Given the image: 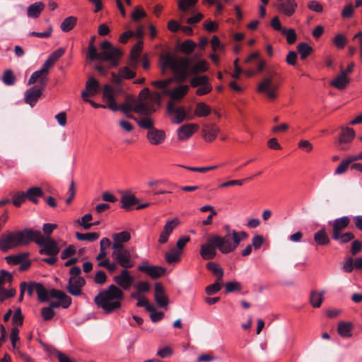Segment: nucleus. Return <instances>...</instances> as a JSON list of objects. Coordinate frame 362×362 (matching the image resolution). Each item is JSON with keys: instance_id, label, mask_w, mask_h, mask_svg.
Wrapping results in <instances>:
<instances>
[{"instance_id": "f257e3e1", "label": "nucleus", "mask_w": 362, "mask_h": 362, "mask_svg": "<svg viewBox=\"0 0 362 362\" xmlns=\"http://www.w3.org/2000/svg\"><path fill=\"white\" fill-rule=\"evenodd\" d=\"M31 242H35L41 247V255L57 256L60 251L57 243L49 235L45 237L40 230L32 228L3 233L0 237V250L6 252L13 248L28 245Z\"/></svg>"}, {"instance_id": "f03ea898", "label": "nucleus", "mask_w": 362, "mask_h": 362, "mask_svg": "<svg viewBox=\"0 0 362 362\" xmlns=\"http://www.w3.org/2000/svg\"><path fill=\"white\" fill-rule=\"evenodd\" d=\"M226 234L224 236L220 235H211L205 243L200 247V255L203 259H213L217 255V250L222 254H229L236 250L240 242L248 236L245 231H236L230 230V226H224Z\"/></svg>"}, {"instance_id": "7ed1b4c3", "label": "nucleus", "mask_w": 362, "mask_h": 362, "mask_svg": "<svg viewBox=\"0 0 362 362\" xmlns=\"http://www.w3.org/2000/svg\"><path fill=\"white\" fill-rule=\"evenodd\" d=\"M124 299L123 291L114 284L104 290L95 297V302L105 314L118 310Z\"/></svg>"}, {"instance_id": "20e7f679", "label": "nucleus", "mask_w": 362, "mask_h": 362, "mask_svg": "<svg viewBox=\"0 0 362 362\" xmlns=\"http://www.w3.org/2000/svg\"><path fill=\"white\" fill-rule=\"evenodd\" d=\"M160 61L163 74H165L167 69H170L174 73L177 81H184L187 78L190 64L187 58L166 54L161 57Z\"/></svg>"}, {"instance_id": "39448f33", "label": "nucleus", "mask_w": 362, "mask_h": 362, "mask_svg": "<svg viewBox=\"0 0 362 362\" xmlns=\"http://www.w3.org/2000/svg\"><path fill=\"white\" fill-rule=\"evenodd\" d=\"M173 81V78L152 81L151 85L160 90V92L153 93L154 98L160 101L163 96L169 95L170 101H173L175 103V101L181 100L188 92L189 86L180 85L173 90H170L168 88Z\"/></svg>"}, {"instance_id": "423d86ee", "label": "nucleus", "mask_w": 362, "mask_h": 362, "mask_svg": "<svg viewBox=\"0 0 362 362\" xmlns=\"http://www.w3.org/2000/svg\"><path fill=\"white\" fill-rule=\"evenodd\" d=\"M116 91L109 85L105 86L103 90V98L105 101V105H98L92 101V107L109 108L113 112L120 110L127 115L131 110H134V98L127 100L124 104L117 105L115 102Z\"/></svg>"}, {"instance_id": "0eeeda50", "label": "nucleus", "mask_w": 362, "mask_h": 362, "mask_svg": "<svg viewBox=\"0 0 362 362\" xmlns=\"http://www.w3.org/2000/svg\"><path fill=\"white\" fill-rule=\"evenodd\" d=\"M279 85L273 82L272 77H265L259 83L257 91L264 94L268 99L275 100L278 96Z\"/></svg>"}, {"instance_id": "6e6552de", "label": "nucleus", "mask_w": 362, "mask_h": 362, "mask_svg": "<svg viewBox=\"0 0 362 362\" xmlns=\"http://www.w3.org/2000/svg\"><path fill=\"white\" fill-rule=\"evenodd\" d=\"M112 257L124 269L132 268L134 265L132 255L126 248L113 250Z\"/></svg>"}, {"instance_id": "1a4fd4ad", "label": "nucleus", "mask_w": 362, "mask_h": 362, "mask_svg": "<svg viewBox=\"0 0 362 362\" xmlns=\"http://www.w3.org/2000/svg\"><path fill=\"white\" fill-rule=\"evenodd\" d=\"M137 269L139 272L145 273L153 279L160 278L163 276L166 272L165 268L160 266L148 265L146 261L139 265Z\"/></svg>"}, {"instance_id": "9d476101", "label": "nucleus", "mask_w": 362, "mask_h": 362, "mask_svg": "<svg viewBox=\"0 0 362 362\" xmlns=\"http://www.w3.org/2000/svg\"><path fill=\"white\" fill-rule=\"evenodd\" d=\"M167 109L168 112L173 115L172 121L175 124L182 122L187 117L185 107L182 106L176 107L173 101H168Z\"/></svg>"}, {"instance_id": "9b49d317", "label": "nucleus", "mask_w": 362, "mask_h": 362, "mask_svg": "<svg viewBox=\"0 0 362 362\" xmlns=\"http://www.w3.org/2000/svg\"><path fill=\"white\" fill-rule=\"evenodd\" d=\"M298 4L295 0H277L276 7L287 17L292 16L297 8Z\"/></svg>"}, {"instance_id": "f8f14e48", "label": "nucleus", "mask_w": 362, "mask_h": 362, "mask_svg": "<svg viewBox=\"0 0 362 362\" xmlns=\"http://www.w3.org/2000/svg\"><path fill=\"white\" fill-rule=\"evenodd\" d=\"M134 281L128 269H123L119 275L114 277V281L124 290H128Z\"/></svg>"}, {"instance_id": "ddd939ff", "label": "nucleus", "mask_w": 362, "mask_h": 362, "mask_svg": "<svg viewBox=\"0 0 362 362\" xmlns=\"http://www.w3.org/2000/svg\"><path fill=\"white\" fill-rule=\"evenodd\" d=\"M134 111L142 115H148L156 111L150 100L134 99Z\"/></svg>"}, {"instance_id": "4468645a", "label": "nucleus", "mask_w": 362, "mask_h": 362, "mask_svg": "<svg viewBox=\"0 0 362 362\" xmlns=\"http://www.w3.org/2000/svg\"><path fill=\"white\" fill-rule=\"evenodd\" d=\"M45 88L33 86L28 89L25 93V102L34 107L39 98L41 97Z\"/></svg>"}, {"instance_id": "2eb2a0df", "label": "nucleus", "mask_w": 362, "mask_h": 362, "mask_svg": "<svg viewBox=\"0 0 362 362\" xmlns=\"http://www.w3.org/2000/svg\"><path fill=\"white\" fill-rule=\"evenodd\" d=\"M180 224L178 218H175L173 220L166 222L163 227V230L161 231L158 242L160 244L165 243L169 238V236L173 233V230Z\"/></svg>"}, {"instance_id": "dca6fc26", "label": "nucleus", "mask_w": 362, "mask_h": 362, "mask_svg": "<svg viewBox=\"0 0 362 362\" xmlns=\"http://www.w3.org/2000/svg\"><path fill=\"white\" fill-rule=\"evenodd\" d=\"M122 54L118 48L112 47L107 51L101 52L100 57L103 60L110 62L112 66H117Z\"/></svg>"}, {"instance_id": "f3484780", "label": "nucleus", "mask_w": 362, "mask_h": 362, "mask_svg": "<svg viewBox=\"0 0 362 362\" xmlns=\"http://www.w3.org/2000/svg\"><path fill=\"white\" fill-rule=\"evenodd\" d=\"M219 132V128L214 123L202 125V136L206 141L211 142L216 138Z\"/></svg>"}, {"instance_id": "a211bd4d", "label": "nucleus", "mask_w": 362, "mask_h": 362, "mask_svg": "<svg viewBox=\"0 0 362 362\" xmlns=\"http://www.w3.org/2000/svg\"><path fill=\"white\" fill-rule=\"evenodd\" d=\"M47 75V74H46L45 70L40 69V70H37V71L33 72L28 80V85L34 84L37 81H39V83L37 85H35V86H38V87L45 88V87L47 84V81H48Z\"/></svg>"}, {"instance_id": "6ab92c4d", "label": "nucleus", "mask_w": 362, "mask_h": 362, "mask_svg": "<svg viewBox=\"0 0 362 362\" xmlns=\"http://www.w3.org/2000/svg\"><path fill=\"white\" fill-rule=\"evenodd\" d=\"M113 243L112 249L125 248L124 243H127L131 239L130 233L128 231H122L117 233H114L112 235Z\"/></svg>"}, {"instance_id": "aec40b11", "label": "nucleus", "mask_w": 362, "mask_h": 362, "mask_svg": "<svg viewBox=\"0 0 362 362\" xmlns=\"http://www.w3.org/2000/svg\"><path fill=\"white\" fill-rule=\"evenodd\" d=\"M146 137L151 144L159 145L165 141V133L163 130L153 128L148 131Z\"/></svg>"}, {"instance_id": "412c9836", "label": "nucleus", "mask_w": 362, "mask_h": 362, "mask_svg": "<svg viewBox=\"0 0 362 362\" xmlns=\"http://www.w3.org/2000/svg\"><path fill=\"white\" fill-rule=\"evenodd\" d=\"M154 298L159 307H167L169 300L166 296L163 286L160 283L155 284V295Z\"/></svg>"}, {"instance_id": "4be33fe9", "label": "nucleus", "mask_w": 362, "mask_h": 362, "mask_svg": "<svg viewBox=\"0 0 362 362\" xmlns=\"http://www.w3.org/2000/svg\"><path fill=\"white\" fill-rule=\"evenodd\" d=\"M350 222L349 217L346 216L336 218L333 221H329V223L332 226V235L341 233L343 230L349 226Z\"/></svg>"}, {"instance_id": "5701e85b", "label": "nucleus", "mask_w": 362, "mask_h": 362, "mask_svg": "<svg viewBox=\"0 0 362 362\" xmlns=\"http://www.w3.org/2000/svg\"><path fill=\"white\" fill-rule=\"evenodd\" d=\"M136 76V72L128 66L119 69V74L112 73V80L116 84H119L122 79H132Z\"/></svg>"}, {"instance_id": "b1692460", "label": "nucleus", "mask_w": 362, "mask_h": 362, "mask_svg": "<svg viewBox=\"0 0 362 362\" xmlns=\"http://www.w3.org/2000/svg\"><path fill=\"white\" fill-rule=\"evenodd\" d=\"M341 132L339 135V141L341 144V149L344 150L346 148L344 146L345 144H349L356 136V133L352 128L348 127H341Z\"/></svg>"}, {"instance_id": "393cba45", "label": "nucleus", "mask_w": 362, "mask_h": 362, "mask_svg": "<svg viewBox=\"0 0 362 362\" xmlns=\"http://www.w3.org/2000/svg\"><path fill=\"white\" fill-rule=\"evenodd\" d=\"M85 281L82 278H70L66 289L73 296H79L81 293V287L84 285Z\"/></svg>"}, {"instance_id": "a878e982", "label": "nucleus", "mask_w": 362, "mask_h": 362, "mask_svg": "<svg viewBox=\"0 0 362 362\" xmlns=\"http://www.w3.org/2000/svg\"><path fill=\"white\" fill-rule=\"evenodd\" d=\"M198 126L195 124H187L181 126L177 129L178 139L180 140H187L192 136L197 129Z\"/></svg>"}, {"instance_id": "bb28decb", "label": "nucleus", "mask_w": 362, "mask_h": 362, "mask_svg": "<svg viewBox=\"0 0 362 362\" xmlns=\"http://www.w3.org/2000/svg\"><path fill=\"white\" fill-rule=\"evenodd\" d=\"M120 202L122 204V208L128 211L131 206L138 204L139 200L134 194L129 192H127L122 194Z\"/></svg>"}, {"instance_id": "cd10ccee", "label": "nucleus", "mask_w": 362, "mask_h": 362, "mask_svg": "<svg viewBox=\"0 0 362 362\" xmlns=\"http://www.w3.org/2000/svg\"><path fill=\"white\" fill-rule=\"evenodd\" d=\"M350 83L349 78L344 74L341 72L334 80L330 82V86L339 89H344L347 85Z\"/></svg>"}, {"instance_id": "c85d7f7f", "label": "nucleus", "mask_w": 362, "mask_h": 362, "mask_svg": "<svg viewBox=\"0 0 362 362\" xmlns=\"http://www.w3.org/2000/svg\"><path fill=\"white\" fill-rule=\"evenodd\" d=\"M45 8V4L42 1L35 2L28 6L27 15L30 18H37Z\"/></svg>"}, {"instance_id": "c756f323", "label": "nucleus", "mask_w": 362, "mask_h": 362, "mask_svg": "<svg viewBox=\"0 0 362 362\" xmlns=\"http://www.w3.org/2000/svg\"><path fill=\"white\" fill-rule=\"evenodd\" d=\"M26 198L34 204H37V197H42L44 194L42 189L39 187H30L26 192H25Z\"/></svg>"}, {"instance_id": "7c9ffc66", "label": "nucleus", "mask_w": 362, "mask_h": 362, "mask_svg": "<svg viewBox=\"0 0 362 362\" xmlns=\"http://www.w3.org/2000/svg\"><path fill=\"white\" fill-rule=\"evenodd\" d=\"M314 240L318 245H327L329 244L330 239L325 228H321L314 234Z\"/></svg>"}, {"instance_id": "2f4dec72", "label": "nucleus", "mask_w": 362, "mask_h": 362, "mask_svg": "<svg viewBox=\"0 0 362 362\" xmlns=\"http://www.w3.org/2000/svg\"><path fill=\"white\" fill-rule=\"evenodd\" d=\"M33 286L38 299L41 302H47L49 300V291L40 283L35 282Z\"/></svg>"}, {"instance_id": "473e14b6", "label": "nucleus", "mask_w": 362, "mask_h": 362, "mask_svg": "<svg viewBox=\"0 0 362 362\" xmlns=\"http://www.w3.org/2000/svg\"><path fill=\"white\" fill-rule=\"evenodd\" d=\"M332 238L334 240L338 242L339 244L344 245L353 240L355 236L351 232H341L334 235H332Z\"/></svg>"}, {"instance_id": "72a5a7b5", "label": "nucleus", "mask_w": 362, "mask_h": 362, "mask_svg": "<svg viewBox=\"0 0 362 362\" xmlns=\"http://www.w3.org/2000/svg\"><path fill=\"white\" fill-rule=\"evenodd\" d=\"M206 268L213 273L218 281H222L223 271L219 264L214 262H209L206 264Z\"/></svg>"}, {"instance_id": "f704fd0d", "label": "nucleus", "mask_w": 362, "mask_h": 362, "mask_svg": "<svg viewBox=\"0 0 362 362\" xmlns=\"http://www.w3.org/2000/svg\"><path fill=\"white\" fill-rule=\"evenodd\" d=\"M358 159L356 156L349 157L346 159H344L340 164L335 169V175H341L346 172L349 165Z\"/></svg>"}, {"instance_id": "c9c22d12", "label": "nucleus", "mask_w": 362, "mask_h": 362, "mask_svg": "<svg viewBox=\"0 0 362 362\" xmlns=\"http://www.w3.org/2000/svg\"><path fill=\"white\" fill-rule=\"evenodd\" d=\"M252 61H256L258 72H262L264 70L265 62L259 57V54L258 52H256L252 53L247 59H245V62L247 64Z\"/></svg>"}, {"instance_id": "e433bc0d", "label": "nucleus", "mask_w": 362, "mask_h": 362, "mask_svg": "<svg viewBox=\"0 0 362 362\" xmlns=\"http://www.w3.org/2000/svg\"><path fill=\"white\" fill-rule=\"evenodd\" d=\"M211 112V107L203 102L196 105L194 114L199 117H206Z\"/></svg>"}, {"instance_id": "4c0bfd02", "label": "nucleus", "mask_w": 362, "mask_h": 362, "mask_svg": "<svg viewBox=\"0 0 362 362\" xmlns=\"http://www.w3.org/2000/svg\"><path fill=\"white\" fill-rule=\"evenodd\" d=\"M129 117L135 119V121L137 122L138 125L143 128L146 129L148 131L149 129H153V120L148 117V115H144V117H141L140 119H136L133 116L127 115Z\"/></svg>"}, {"instance_id": "58836bf2", "label": "nucleus", "mask_w": 362, "mask_h": 362, "mask_svg": "<svg viewBox=\"0 0 362 362\" xmlns=\"http://www.w3.org/2000/svg\"><path fill=\"white\" fill-rule=\"evenodd\" d=\"M324 291H313L310 295V303L314 308H320L323 301Z\"/></svg>"}, {"instance_id": "ea45409f", "label": "nucleus", "mask_w": 362, "mask_h": 362, "mask_svg": "<svg viewBox=\"0 0 362 362\" xmlns=\"http://www.w3.org/2000/svg\"><path fill=\"white\" fill-rule=\"evenodd\" d=\"M338 333L342 337H349L351 334V324L346 322H341L337 327Z\"/></svg>"}, {"instance_id": "a19ab883", "label": "nucleus", "mask_w": 362, "mask_h": 362, "mask_svg": "<svg viewBox=\"0 0 362 362\" xmlns=\"http://www.w3.org/2000/svg\"><path fill=\"white\" fill-rule=\"evenodd\" d=\"M181 251H178L175 248H172L165 254V259L168 264L176 263L180 260Z\"/></svg>"}, {"instance_id": "79ce46f5", "label": "nucleus", "mask_w": 362, "mask_h": 362, "mask_svg": "<svg viewBox=\"0 0 362 362\" xmlns=\"http://www.w3.org/2000/svg\"><path fill=\"white\" fill-rule=\"evenodd\" d=\"M142 49V42L136 43L131 50L130 64L135 66Z\"/></svg>"}, {"instance_id": "37998d69", "label": "nucleus", "mask_w": 362, "mask_h": 362, "mask_svg": "<svg viewBox=\"0 0 362 362\" xmlns=\"http://www.w3.org/2000/svg\"><path fill=\"white\" fill-rule=\"evenodd\" d=\"M76 23V18L69 16L66 18L61 23L60 28L64 32H69L72 30Z\"/></svg>"}, {"instance_id": "c03bdc74", "label": "nucleus", "mask_w": 362, "mask_h": 362, "mask_svg": "<svg viewBox=\"0 0 362 362\" xmlns=\"http://www.w3.org/2000/svg\"><path fill=\"white\" fill-rule=\"evenodd\" d=\"M28 256V253H21L6 257V262L10 264H20Z\"/></svg>"}, {"instance_id": "a18cd8bd", "label": "nucleus", "mask_w": 362, "mask_h": 362, "mask_svg": "<svg viewBox=\"0 0 362 362\" xmlns=\"http://www.w3.org/2000/svg\"><path fill=\"white\" fill-rule=\"evenodd\" d=\"M58 301H52L49 303V308H51L52 310L54 308H57L62 306L64 308H67L71 303V298H64V299H58Z\"/></svg>"}, {"instance_id": "49530a36", "label": "nucleus", "mask_w": 362, "mask_h": 362, "mask_svg": "<svg viewBox=\"0 0 362 362\" xmlns=\"http://www.w3.org/2000/svg\"><path fill=\"white\" fill-rule=\"evenodd\" d=\"M197 1L198 0H178V8L183 12H187L191 8L194 7Z\"/></svg>"}, {"instance_id": "de8ad7c7", "label": "nucleus", "mask_w": 362, "mask_h": 362, "mask_svg": "<svg viewBox=\"0 0 362 362\" xmlns=\"http://www.w3.org/2000/svg\"><path fill=\"white\" fill-rule=\"evenodd\" d=\"M47 351L51 355L56 356L59 362H73L69 356L54 348H49Z\"/></svg>"}, {"instance_id": "09e8293b", "label": "nucleus", "mask_w": 362, "mask_h": 362, "mask_svg": "<svg viewBox=\"0 0 362 362\" xmlns=\"http://www.w3.org/2000/svg\"><path fill=\"white\" fill-rule=\"evenodd\" d=\"M301 59H305L312 52V47L305 42L300 43L297 47Z\"/></svg>"}, {"instance_id": "8fccbe9b", "label": "nucleus", "mask_w": 362, "mask_h": 362, "mask_svg": "<svg viewBox=\"0 0 362 362\" xmlns=\"http://www.w3.org/2000/svg\"><path fill=\"white\" fill-rule=\"evenodd\" d=\"M2 81L4 84L7 86H12L16 82V77L11 69H7L4 71Z\"/></svg>"}, {"instance_id": "3c124183", "label": "nucleus", "mask_w": 362, "mask_h": 362, "mask_svg": "<svg viewBox=\"0 0 362 362\" xmlns=\"http://www.w3.org/2000/svg\"><path fill=\"white\" fill-rule=\"evenodd\" d=\"M281 34L286 36L287 42L290 45L293 44L296 40L297 35L295 30L293 28H285L282 30Z\"/></svg>"}, {"instance_id": "603ef678", "label": "nucleus", "mask_w": 362, "mask_h": 362, "mask_svg": "<svg viewBox=\"0 0 362 362\" xmlns=\"http://www.w3.org/2000/svg\"><path fill=\"white\" fill-rule=\"evenodd\" d=\"M209 82V78L206 76H197L191 79L190 84L192 87H198Z\"/></svg>"}, {"instance_id": "864d4df0", "label": "nucleus", "mask_w": 362, "mask_h": 362, "mask_svg": "<svg viewBox=\"0 0 362 362\" xmlns=\"http://www.w3.org/2000/svg\"><path fill=\"white\" fill-rule=\"evenodd\" d=\"M196 44L190 40H185L180 45L182 52L185 54H190L194 49Z\"/></svg>"}, {"instance_id": "5fc2aeb1", "label": "nucleus", "mask_w": 362, "mask_h": 362, "mask_svg": "<svg viewBox=\"0 0 362 362\" xmlns=\"http://www.w3.org/2000/svg\"><path fill=\"white\" fill-rule=\"evenodd\" d=\"M25 192H18L13 196V204L16 207H20L21 204L26 200Z\"/></svg>"}, {"instance_id": "6e6d98bb", "label": "nucleus", "mask_w": 362, "mask_h": 362, "mask_svg": "<svg viewBox=\"0 0 362 362\" xmlns=\"http://www.w3.org/2000/svg\"><path fill=\"white\" fill-rule=\"evenodd\" d=\"M110 245V241L107 238H103L100 242V252L97 257V259H99L106 255V249L109 247Z\"/></svg>"}, {"instance_id": "4d7b16f0", "label": "nucleus", "mask_w": 362, "mask_h": 362, "mask_svg": "<svg viewBox=\"0 0 362 362\" xmlns=\"http://www.w3.org/2000/svg\"><path fill=\"white\" fill-rule=\"evenodd\" d=\"M242 288L241 284L238 281H229L226 284V293L240 291Z\"/></svg>"}, {"instance_id": "13d9d810", "label": "nucleus", "mask_w": 362, "mask_h": 362, "mask_svg": "<svg viewBox=\"0 0 362 362\" xmlns=\"http://www.w3.org/2000/svg\"><path fill=\"white\" fill-rule=\"evenodd\" d=\"M82 98L84 101L90 103V75H88L86 90L82 92Z\"/></svg>"}, {"instance_id": "bf43d9fd", "label": "nucleus", "mask_w": 362, "mask_h": 362, "mask_svg": "<svg viewBox=\"0 0 362 362\" xmlns=\"http://www.w3.org/2000/svg\"><path fill=\"white\" fill-rule=\"evenodd\" d=\"M18 334H19L18 328L16 327H13L11 329L10 338H11L12 346L14 349H18V347L17 346V344H16L17 341H19Z\"/></svg>"}, {"instance_id": "052dcab7", "label": "nucleus", "mask_w": 362, "mask_h": 362, "mask_svg": "<svg viewBox=\"0 0 362 362\" xmlns=\"http://www.w3.org/2000/svg\"><path fill=\"white\" fill-rule=\"evenodd\" d=\"M55 315V312L51 309V308L44 307L41 309V316L44 320L48 321L53 318Z\"/></svg>"}, {"instance_id": "680f3d73", "label": "nucleus", "mask_w": 362, "mask_h": 362, "mask_svg": "<svg viewBox=\"0 0 362 362\" xmlns=\"http://www.w3.org/2000/svg\"><path fill=\"white\" fill-rule=\"evenodd\" d=\"M77 223L85 230L90 228V213L85 214L81 219H78Z\"/></svg>"}, {"instance_id": "e2e57ef3", "label": "nucleus", "mask_w": 362, "mask_h": 362, "mask_svg": "<svg viewBox=\"0 0 362 362\" xmlns=\"http://www.w3.org/2000/svg\"><path fill=\"white\" fill-rule=\"evenodd\" d=\"M173 354V349L168 346L159 349L157 351V356L162 358H168L171 356Z\"/></svg>"}, {"instance_id": "0e129e2a", "label": "nucleus", "mask_w": 362, "mask_h": 362, "mask_svg": "<svg viewBox=\"0 0 362 362\" xmlns=\"http://www.w3.org/2000/svg\"><path fill=\"white\" fill-rule=\"evenodd\" d=\"M334 45L339 48H344L347 42V40L344 35L339 34L335 36L333 40Z\"/></svg>"}, {"instance_id": "69168bd1", "label": "nucleus", "mask_w": 362, "mask_h": 362, "mask_svg": "<svg viewBox=\"0 0 362 362\" xmlns=\"http://www.w3.org/2000/svg\"><path fill=\"white\" fill-rule=\"evenodd\" d=\"M220 282L221 281H218V280H216V281L214 284L206 286V290H205L206 293L208 295H213V294L216 293L221 289Z\"/></svg>"}, {"instance_id": "338daca9", "label": "nucleus", "mask_w": 362, "mask_h": 362, "mask_svg": "<svg viewBox=\"0 0 362 362\" xmlns=\"http://www.w3.org/2000/svg\"><path fill=\"white\" fill-rule=\"evenodd\" d=\"M308 8L310 10L317 13H322L323 11V7L322 4L315 0L308 2Z\"/></svg>"}, {"instance_id": "774afa93", "label": "nucleus", "mask_w": 362, "mask_h": 362, "mask_svg": "<svg viewBox=\"0 0 362 362\" xmlns=\"http://www.w3.org/2000/svg\"><path fill=\"white\" fill-rule=\"evenodd\" d=\"M362 250V242L355 240L351 243V252L353 255H356Z\"/></svg>"}]
</instances>
